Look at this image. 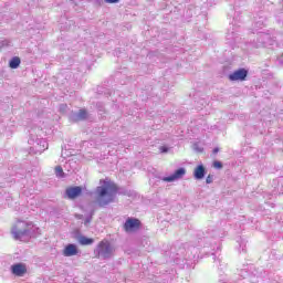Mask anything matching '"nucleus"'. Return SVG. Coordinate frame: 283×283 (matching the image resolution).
Here are the masks:
<instances>
[{
	"label": "nucleus",
	"instance_id": "obj_1",
	"mask_svg": "<svg viewBox=\"0 0 283 283\" xmlns=\"http://www.w3.org/2000/svg\"><path fill=\"white\" fill-rule=\"evenodd\" d=\"M11 233L14 240L25 242L27 240H30V238H36V235H41V229L25 221H17L11 229Z\"/></svg>",
	"mask_w": 283,
	"mask_h": 283
},
{
	"label": "nucleus",
	"instance_id": "obj_2",
	"mask_svg": "<svg viewBox=\"0 0 283 283\" xmlns=\"http://www.w3.org/2000/svg\"><path fill=\"white\" fill-rule=\"evenodd\" d=\"M116 193V187L109 181H104L103 186L95 189V200L98 207H107L114 201V195Z\"/></svg>",
	"mask_w": 283,
	"mask_h": 283
},
{
	"label": "nucleus",
	"instance_id": "obj_3",
	"mask_svg": "<svg viewBox=\"0 0 283 283\" xmlns=\"http://www.w3.org/2000/svg\"><path fill=\"white\" fill-rule=\"evenodd\" d=\"M30 154H43L48 149V140L39 138L36 135H31L29 140Z\"/></svg>",
	"mask_w": 283,
	"mask_h": 283
},
{
	"label": "nucleus",
	"instance_id": "obj_4",
	"mask_svg": "<svg viewBox=\"0 0 283 283\" xmlns=\"http://www.w3.org/2000/svg\"><path fill=\"white\" fill-rule=\"evenodd\" d=\"M97 258H102V260H109L112 255H114V245L108 241H101L97 245Z\"/></svg>",
	"mask_w": 283,
	"mask_h": 283
},
{
	"label": "nucleus",
	"instance_id": "obj_5",
	"mask_svg": "<svg viewBox=\"0 0 283 283\" xmlns=\"http://www.w3.org/2000/svg\"><path fill=\"white\" fill-rule=\"evenodd\" d=\"M11 275L15 277H23L28 273V266L25 263H15L10 266Z\"/></svg>",
	"mask_w": 283,
	"mask_h": 283
},
{
	"label": "nucleus",
	"instance_id": "obj_6",
	"mask_svg": "<svg viewBox=\"0 0 283 283\" xmlns=\"http://www.w3.org/2000/svg\"><path fill=\"white\" fill-rule=\"evenodd\" d=\"M140 228V220L135 218H128L124 223V230L126 233H129L132 231H136V229Z\"/></svg>",
	"mask_w": 283,
	"mask_h": 283
},
{
	"label": "nucleus",
	"instance_id": "obj_7",
	"mask_svg": "<svg viewBox=\"0 0 283 283\" xmlns=\"http://www.w3.org/2000/svg\"><path fill=\"white\" fill-rule=\"evenodd\" d=\"M185 174H187V170L185 168H179L172 175L164 177L163 180L164 182H176V180L184 178Z\"/></svg>",
	"mask_w": 283,
	"mask_h": 283
},
{
	"label": "nucleus",
	"instance_id": "obj_8",
	"mask_svg": "<svg viewBox=\"0 0 283 283\" xmlns=\"http://www.w3.org/2000/svg\"><path fill=\"white\" fill-rule=\"evenodd\" d=\"M247 76H249V71L239 69L229 75V81H245Z\"/></svg>",
	"mask_w": 283,
	"mask_h": 283
},
{
	"label": "nucleus",
	"instance_id": "obj_9",
	"mask_svg": "<svg viewBox=\"0 0 283 283\" xmlns=\"http://www.w3.org/2000/svg\"><path fill=\"white\" fill-rule=\"evenodd\" d=\"M64 258H72L78 255V248L74 243H69L63 250Z\"/></svg>",
	"mask_w": 283,
	"mask_h": 283
},
{
	"label": "nucleus",
	"instance_id": "obj_10",
	"mask_svg": "<svg viewBox=\"0 0 283 283\" xmlns=\"http://www.w3.org/2000/svg\"><path fill=\"white\" fill-rule=\"evenodd\" d=\"M85 119H87V111L85 109H80L78 112L71 113L70 115V120H72L73 123H78Z\"/></svg>",
	"mask_w": 283,
	"mask_h": 283
},
{
	"label": "nucleus",
	"instance_id": "obj_11",
	"mask_svg": "<svg viewBox=\"0 0 283 283\" xmlns=\"http://www.w3.org/2000/svg\"><path fill=\"white\" fill-rule=\"evenodd\" d=\"M81 193H83V189L78 186L66 189V196L67 198H70V200H74V198H78Z\"/></svg>",
	"mask_w": 283,
	"mask_h": 283
},
{
	"label": "nucleus",
	"instance_id": "obj_12",
	"mask_svg": "<svg viewBox=\"0 0 283 283\" xmlns=\"http://www.w3.org/2000/svg\"><path fill=\"white\" fill-rule=\"evenodd\" d=\"M207 175V170L205 169L203 165H199L195 168L193 176L196 180H202L205 176Z\"/></svg>",
	"mask_w": 283,
	"mask_h": 283
},
{
	"label": "nucleus",
	"instance_id": "obj_13",
	"mask_svg": "<svg viewBox=\"0 0 283 283\" xmlns=\"http://www.w3.org/2000/svg\"><path fill=\"white\" fill-rule=\"evenodd\" d=\"M233 27L230 28L226 34V39L229 43H233L238 39V32L233 31Z\"/></svg>",
	"mask_w": 283,
	"mask_h": 283
},
{
	"label": "nucleus",
	"instance_id": "obj_14",
	"mask_svg": "<svg viewBox=\"0 0 283 283\" xmlns=\"http://www.w3.org/2000/svg\"><path fill=\"white\" fill-rule=\"evenodd\" d=\"M78 242L82 244V247H88L90 244H94V239L81 235L78 238Z\"/></svg>",
	"mask_w": 283,
	"mask_h": 283
},
{
	"label": "nucleus",
	"instance_id": "obj_15",
	"mask_svg": "<svg viewBox=\"0 0 283 283\" xmlns=\"http://www.w3.org/2000/svg\"><path fill=\"white\" fill-rule=\"evenodd\" d=\"M20 65L21 59H19V56L12 57L9 62V66L11 67V70H17V67H19Z\"/></svg>",
	"mask_w": 283,
	"mask_h": 283
},
{
	"label": "nucleus",
	"instance_id": "obj_16",
	"mask_svg": "<svg viewBox=\"0 0 283 283\" xmlns=\"http://www.w3.org/2000/svg\"><path fill=\"white\" fill-rule=\"evenodd\" d=\"M93 216H94V210H92L91 213H90V216L86 217V219L84 220L85 227H87V224H90V222H92Z\"/></svg>",
	"mask_w": 283,
	"mask_h": 283
},
{
	"label": "nucleus",
	"instance_id": "obj_17",
	"mask_svg": "<svg viewBox=\"0 0 283 283\" xmlns=\"http://www.w3.org/2000/svg\"><path fill=\"white\" fill-rule=\"evenodd\" d=\"M55 174L60 178H63V168L61 166L55 167Z\"/></svg>",
	"mask_w": 283,
	"mask_h": 283
},
{
	"label": "nucleus",
	"instance_id": "obj_18",
	"mask_svg": "<svg viewBox=\"0 0 283 283\" xmlns=\"http://www.w3.org/2000/svg\"><path fill=\"white\" fill-rule=\"evenodd\" d=\"M160 154H169V147L167 146H160L159 147Z\"/></svg>",
	"mask_w": 283,
	"mask_h": 283
},
{
	"label": "nucleus",
	"instance_id": "obj_19",
	"mask_svg": "<svg viewBox=\"0 0 283 283\" xmlns=\"http://www.w3.org/2000/svg\"><path fill=\"white\" fill-rule=\"evenodd\" d=\"M206 182L207 185H211V182H213V175H208V177L206 178Z\"/></svg>",
	"mask_w": 283,
	"mask_h": 283
},
{
	"label": "nucleus",
	"instance_id": "obj_20",
	"mask_svg": "<svg viewBox=\"0 0 283 283\" xmlns=\"http://www.w3.org/2000/svg\"><path fill=\"white\" fill-rule=\"evenodd\" d=\"M213 167H214L216 169H222V163H220V161H214V163H213Z\"/></svg>",
	"mask_w": 283,
	"mask_h": 283
},
{
	"label": "nucleus",
	"instance_id": "obj_21",
	"mask_svg": "<svg viewBox=\"0 0 283 283\" xmlns=\"http://www.w3.org/2000/svg\"><path fill=\"white\" fill-rule=\"evenodd\" d=\"M65 109H67V105L66 104H62L60 106V112H65Z\"/></svg>",
	"mask_w": 283,
	"mask_h": 283
},
{
	"label": "nucleus",
	"instance_id": "obj_22",
	"mask_svg": "<svg viewBox=\"0 0 283 283\" xmlns=\"http://www.w3.org/2000/svg\"><path fill=\"white\" fill-rule=\"evenodd\" d=\"M105 3H118L120 0H104Z\"/></svg>",
	"mask_w": 283,
	"mask_h": 283
},
{
	"label": "nucleus",
	"instance_id": "obj_23",
	"mask_svg": "<svg viewBox=\"0 0 283 283\" xmlns=\"http://www.w3.org/2000/svg\"><path fill=\"white\" fill-rule=\"evenodd\" d=\"M252 275H253L254 277H260V273H258L256 270L252 271Z\"/></svg>",
	"mask_w": 283,
	"mask_h": 283
},
{
	"label": "nucleus",
	"instance_id": "obj_24",
	"mask_svg": "<svg viewBox=\"0 0 283 283\" xmlns=\"http://www.w3.org/2000/svg\"><path fill=\"white\" fill-rule=\"evenodd\" d=\"M247 247V244L245 243H241L240 244V248L242 249V251H244V248Z\"/></svg>",
	"mask_w": 283,
	"mask_h": 283
},
{
	"label": "nucleus",
	"instance_id": "obj_25",
	"mask_svg": "<svg viewBox=\"0 0 283 283\" xmlns=\"http://www.w3.org/2000/svg\"><path fill=\"white\" fill-rule=\"evenodd\" d=\"M212 151H213V154H218V151H220V149L219 148H214Z\"/></svg>",
	"mask_w": 283,
	"mask_h": 283
},
{
	"label": "nucleus",
	"instance_id": "obj_26",
	"mask_svg": "<svg viewBox=\"0 0 283 283\" xmlns=\"http://www.w3.org/2000/svg\"><path fill=\"white\" fill-rule=\"evenodd\" d=\"M250 270L253 271V266H250Z\"/></svg>",
	"mask_w": 283,
	"mask_h": 283
}]
</instances>
